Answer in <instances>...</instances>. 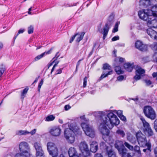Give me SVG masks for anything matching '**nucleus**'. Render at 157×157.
<instances>
[{"instance_id": "obj_1", "label": "nucleus", "mask_w": 157, "mask_h": 157, "mask_svg": "<svg viewBox=\"0 0 157 157\" xmlns=\"http://www.w3.org/2000/svg\"><path fill=\"white\" fill-rule=\"evenodd\" d=\"M105 114L103 116L102 119L100 121V125L98 129L102 135L103 139L106 140V137H108L109 133V130L107 128V126L109 129L113 127V125H117L119 124L120 121L115 115L109 111H106Z\"/></svg>"}, {"instance_id": "obj_2", "label": "nucleus", "mask_w": 157, "mask_h": 157, "mask_svg": "<svg viewBox=\"0 0 157 157\" xmlns=\"http://www.w3.org/2000/svg\"><path fill=\"white\" fill-rule=\"evenodd\" d=\"M125 146L130 150H133V146L124 141L117 140L115 145V147L122 157H132L130 153L127 152L128 150Z\"/></svg>"}, {"instance_id": "obj_3", "label": "nucleus", "mask_w": 157, "mask_h": 157, "mask_svg": "<svg viewBox=\"0 0 157 157\" xmlns=\"http://www.w3.org/2000/svg\"><path fill=\"white\" fill-rule=\"evenodd\" d=\"M151 9H142L138 12V15L140 18L143 20L147 21L148 18H151L154 16L157 17V5L151 7Z\"/></svg>"}, {"instance_id": "obj_4", "label": "nucleus", "mask_w": 157, "mask_h": 157, "mask_svg": "<svg viewBox=\"0 0 157 157\" xmlns=\"http://www.w3.org/2000/svg\"><path fill=\"white\" fill-rule=\"evenodd\" d=\"M19 150L21 152L17 153L14 157H33L30 153V147L26 142H21L19 145Z\"/></svg>"}, {"instance_id": "obj_5", "label": "nucleus", "mask_w": 157, "mask_h": 157, "mask_svg": "<svg viewBox=\"0 0 157 157\" xmlns=\"http://www.w3.org/2000/svg\"><path fill=\"white\" fill-rule=\"evenodd\" d=\"M81 126L86 134L91 138H93L95 136L94 129L92 126L85 123H82Z\"/></svg>"}, {"instance_id": "obj_6", "label": "nucleus", "mask_w": 157, "mask_h": 157, "mask_svg": "<svg viewBox=\"0 0 157 157\" xmlns=\"http://www.w3.org/2000/svg\"><path fill=\"white\" fill-rule=\"evenodd\" d=\"M47 150L50 155L52 157H57L58 154V148L53 143L49 142L47 143Z\"/></svg>"}, {"instance_id": "obj_7", "label": "nucleus", "mask_w": 157, "mask_h": 157, "mask_svg": "<svg viewBox=\"0 0 157 157\" xmlns=\"http://www.w3.org/2000/svg\"><path fill=\"white\" fill-rule=\"evenodd\" d=\"M144 112L146 116L152 120H154L156 117L155 112L151 106H145L144 109Z\"/></svg>"}, {"instance_id": "obj_8", "label": "nucleus", "mask_w": 157, "mask_h": 157, "mask_svg": "<svg viewBox=\"0 0 157 157\" xmlns=\"http://www.w3.org/2000/svg\"><path fill=\"white\" fill-rule=\"evenodd\" d=\"M136 136L138 144L141 146L144 147L147 144H150L147 142L145 136L141 131L138 132L136 133Z\"/></svg>"}, {"instance_id": "obj_9", "label": "nucleus", "mask_w": 157, "mask_h": 157, "mask_svg": "<svg viewBox=\"0 0 157 157\" xmlns=\"http://www.w3.org/2000/svg\"><path fill=\"white\" fill-rule=\"evenodd\" d=\"M102 69L104 71H103L100 77V80L113 74V71L111 69V67L108 63H106L103 64Z\"/></svg>"}, {"instance_id": "obj_10", "label": "nucleus", "mask_w": 157, "mask_h": 157, "mask_svg": "<svg viewBox=\"0 0 157 157\" xmlns=\"http://www.w3.org/2000/svg\"><path fill=\"white\" fill-rule=\"evenodd\" d=\"M70 132L71 131L69 129H65L64 132V136L68 143H73L75 141V134Z\"/></svg>"}, {"instance_id": "obj_11", "label": "nucleus", "mask_w": 157, "mask_h": 157, "mask_svg": "<svg viewBox=\"0 0 157 157\" xmlns=\"http://www.w3.org/2000/svg\"><path fill=\"white\" fill-rule=\"evenodd\" d=\"M79 149L81 151L83 156L86 157L90 155V151L88 145L84 141L81 142L79 144Z\"/></svg>"}, {"instance_id": "obj_12", "label": "nucleus", "mask_w": 157, "mask_h": 157, "mask_svg": "<svg viewBox=\"0 0 157 157\" xmlns=\"http://www.w3.org/2000/svg\"><path fill=\"white\" fill-rule=\"evenodd\" d=\"M33 146L36 151V157H43L44 151L40 142H35Z\"/></svg>"}, {"instance_id": "obj_13", "label": "nucleus", "mask_w": 157, "mask_h": 157, "mask_svg": "<svg viewBox=\"0 0 157 157\" xmlns=\"http://www.w3.org/2000/svg\"><path fill=\"white\" fill-rule=\"evenodd\" d=\"M145 71L141 67H137L136 71V75L134 77V78L136 80H139L141 77L144 75Z\"/></svg>"}, {"instance_id": "obj_14", "label": "nucleus", "mask_w": 157, "mask_h": 157, "mask_svg": "<svg viewBox=\"0 0 157 157\" xmlns=\"http://www.w3.org/2000/svg\"><path fill=\"white\" fill-rule=\"evenodd\" d=\"M66 129H70L71 131L70 132L73 133L74 134L81 135L82 133V132L80 130L79 127L77 125L72 124H70L69 128Z\"/></svg>"}, {"instance_id": "obj_15", "label": "nucleus", "mask_w": 157, "mask_h": 157, "mask_svg": "<svg viewBox=\"0 0 157 157\" xmlns=\"http://www.w3.org/2000/svg\"><path fill=\"white\" fill-rule=\"evenodd\" d=\"M49 132L53 136H58L61 132V129L59 126H55L52 127L50 129Z\"/></svg>"}, {"instance_id": "obj_16", "label": "nucleus", "mask_w": 157, "mask_h": 157, "mask_svg": "<svg viewBox=\"0 0 157 157\" xmlns=\"http://www.w3.org/2000/svg\"><path fill=\"white\" fill-rule=\"evenodd\" d=\"M155 16L151 17V18H149L146 21H147V25L151 27L157 28V20L155 18Z\"/></svg>"}, {"instance_id": "obj_17", "label": "nucleus", "mask_w": 157, "mask_h": 157, "mask_svg": "<svg viewBox=\"0 0 157 157\" xmlns=\"http://www.w3.org/2000/svg\"><path fill=\"white\" fill-rule=\"evenodd\" d=\"M135 47L136 48L139 49L142 51H145L147 50V45L144 44L143 43L140 41H137L135 44Z\"/></svg>"}, {"instance_id": "obj_18", "label": "nucleus", "mask_w": 157, "mask_h": 157, "mask_svg": "<svg viewBox=\"0 0 157 157\" xmlns=\"http://www.w3.org/2000/svg\"><path fill=\"white\" fill-rule=\"evenodd\" d=\"M114 15L113 13H111L109 16L107 22L106 23L105 27L109 29L112 24L114 22Z\"/></svg>"}, {"instance_id": "obj_19", "label": "nucleus", "mask_w": 157, "mask_h": 157, "mask_svg": "<svg viewBox=\"0 0 157 157\" xmlns=\"http://www.w3.org/2000/svg\"><path fill=\"white\" fill-rule=\"evenodd\" d=\"M68 153L70 157H79V154L74 147H71L69 149Z\"/></svg>"}, {"instance_id": "obj_20", "label": "nucleus", "mask_w": 157, "mask_h": 157, "mask_svg": "<svg viewBox=\"0 0 157 157\" xmlns=\"http://www.w3.org/2000/svg\"><path fill=\"white\" fill-rule=\"evenodd\" d=\"M106 113V111L104 112H93L91 114H93L96 117H99V120L98 121V124L99 125H100V121L102 119L103 116L105 115Z\"/></svg>"}, {"instance_id": "obj_21", "label": "nucleus", "mask_w": 157, "mask_h": 157, "mask_svg": "<svg viewBox=\"0 0 157 157\" xmlns=\"http://www.w3.org/2000/svg\"><path fill=\"white\" fill-rule=\"evenodd\" d=\"M152 0H140L139 1L140 5L144 8H147L151 5Z\"/></svg>"}, {"instance_id": "obj_22", "label": "nucleus", "mask_w": 157, "mask_h": 157, "mask_svg": "<svg viewBox=\"0 0 157 157\" xmlns=\"http://www.w3.org/2000/svg\"><path fill=\"white\" fill-rule=\"evenodd\" d=\"M147 34L149 35L152 39H157V32L151 28H149L147 30Z\"/></svg>"}, {"instance_id": "obj_23", "label": "nucleus", "mask_w": 157, "mask_h": 157, "mask_svg": "<svg viewBox=\"0 0 157 157\" xmlns=\"http://www.w3.org/2000/svg\"><path fill=\"white\" fill-rule=\"evenodd\" d=\"M90 151L92 152H95L98 149V144L95 141H92L90 144Z\"/></svg>"}, {"instance_id": "obj_24", "label": "nucleus", "mask_w": 157, "mask_h": 157, "mask_svg": "<svg viewBox=\"0 0 157 157\" xmlns=\"http://www.w3.org/2000/svg\"><path fill=\"white\" fill-rule=\"evenodd\" d=\"M53 49V48H52L47 52H45L40 55L37 56L35 57L34 59V61H37L43 57L45 55L50 54Z\"/></svg>"}, {"instance_id": "obj_25", "label": "nucleus", "mask_w": 157, "mask_h": 157, "mask_svg": "<svg viewBox=\"0 0 157 157\" xmlns=\"http://www.w3.org/2000/svg\"><path fill=\"white\" fill-rule=\"evenodd\" d=\"M133 65L129 63H125L124 67L125 69L128 72H131L133 69Z\"/></svg>"}, {"instance_id": "obj_26", "label": "nucleus", "mask_w": 157, "mask_h": 157, "mask_svg": "<svg viewBox=\"0 0 157 157\" xmlns=\"http://www.w3.org/2000/svg\"><path fill=\"white\" fill-rule=\"evenodd\" d=\"M127 139L133 144H135L136 142L135 138L130 133H128L127 136Z\"/></svg>"}, {"instance_id": "obj_27", "label": "nucleus", "mask_w": 157, "mask_h": 157, "mask_svg": "<svg viewBox=\"0 0 157 157\" xmlns=\"http://www.w3.org/2000/svg\"><path fill=\"white\" fill-rule=\"evenodd\" d=\"M84 34L85 33L83 32H82L81 33H77L75 34V35H76V36L77 37L76 41L77 42H79L80 41L83 39Z\"/></svg>"}, {"instance_id": "obj_28", "label": "nucleus", "mask_w": 157, "mask_h": 157, "mask_svg": "<svg viewBox=\"0 0 157 157\" xmlns=\"http://www.w3.org/2000/svg\"><path fill=\"white\" fill-rule=\"evenodd\" d=\"M109 29L104 27L103 28V32L101 29H98V30L101 33H103V39H105L106 36L107 35Z\"/></svg>"}, {"instance_id": "obj_29", "label": "nucleus", "mask_w": 157, "mask_h": 157, "mask_svg": "<svg viewBox=\"0 0 157 157\" xmlns=\"http://www.w3.org/2000/svg\"><path fill=\"white\" fill-rule=\"evenodd\" d=\"M140 119L143 122L145 130H146V129L150 128L149 124L146 121L144 118H141Z\"/></svg>"}, {"instance_id": "obj_30", "label": "nucleus", "mask_w": 157, "mask_h": 157, "mask_svg": "<svg viewBox=\"0 0 157 157\" xmlns=\"http://www.w3.org/2000/svg\"><path fill=\"white\" fill-rule=\"evenodd\" d=\"M100 147L101 149L106 150L107 151L109 149V147L107 146L105 142H101L100 144Z\"/></svg>"}, {"instance_id": "obj_31", "label": "nucleus", "mask_w": 157, "mask_h": 157, "mask_svg": "<svg viewBox=\"0 0 157 157\" xmlns=\"http://www.w3.org/2000/svg\"><path fill=\"white\" fill-rule=\"evenodd\" d=\"M109 157H117L115 152L111 149L107 151Z\"/></svg>"}, {"instance_id": "obj_32", "label": "nucleus", "mask_w": 157, "mask_h": 157, "mask_svg": "<svg viewBox=\"0 0 157 157\" xmlns=\"http://www.w3.org/2000/svg\"><path fill=\"white\" fill-rule=\"evenodd\" d=\"M115 71L117 74H122L123 71L121 69V68L119 66H116L115 67Z\"/></svg>"}, {"instance_id": "obj_33", "label": "nucleus", "mask_w": 157, "mask_h": 157, "mask_svg": "<svg viewBox=\"0 0 157 157\" xmlns=\"http://www.w3.org/2000/svg\"><path fill=\"white\" fill-rule=\"evenodd\" d=\"M145 131L149 136H152L154 134V132L151 127L146 129Z\"/></svg>"}, {"instance_id": "obj_34", "label": "nucleus", "mask_w": 157, "mask_h": 157, "mask_svg": "<svg viewBox=\"0 0 157 157\" xmlns=\"http://www.w3.org/2000/svg\"><path fill=\"white\" fill-rule=\"evenodd\" d=\"M151 49L155 51V53L157 54V42L153 43L151 45Z\"/></svg>"}, {"instance_id": "obj_35", "label": "nucleus", "mask_w": 157, "mask_h": 157, "mask_svg": "<svg viewBox=\"0 0 157 157\" xmlns=\"http://www.w3.org/2000/svg\"><path fill=\"white\" fill-rule=\"evenodd\" d=\"M116 133L122 137H124L125 136V133L124 131L121 129L117 130L116 131Z\"/></svg>"}, {"instance_id": "obj_36", "label": "nucleus", "mask_w": 157, "mask_h": 157, "mask_svg": "<svg viewBox=\"0 0 157 157\" xmlns=\"http://www.w3.org/2000/svg\"><path fill=\"white\" fill-rule=\"evenodd\" d=\"M29 89L28 88H26L24 89L21 93V98L23 99L25 97V95L26 94Z\"/></svg>"}, {"instance_id": "obj_37", "label": "nucleus", "mask_w": 157, "mask_h": 157, "mask_svg": "<svg viewBox=\"0 0 157 157\" xmlns=\"http://www.w3.org/2000/svg\"><path fill=\"white\" fill-rule=\"evenodd\" d=\"M145 146L147 147V149H144L143 150V151L144 152L149 153L151 152V144H147Z\"/></svg>"}, {"instance_id": "obj_38", "label": "nucleus", "mask_w": 157, "mask_h": 157, "mask_svg": "<svg viewBox=\"0 0 157 157\" xmlns=\"http://www.w3.org/2000/svg\"><path fill=\"white\" fill-rule=\"evenodd\" d=\"M119 24V22H117L116 23L114 28L112 31L113 33H115L118 31V27Z\"/></svg>"}, {"instance_id": "obj_39", "label": "nucleus", "mask_w": 157, "mask_h": 157, "mask_svg": "<svg viewBox=\"0 0 157 157\" xmlns=\"http://www.w3.org/2000/svg\"><path fill=\"white\" fill-rule=\"evenodd\" d=\"M55 118V117L53 115H50L46 117L45 121H50L53 120Z\"/></svg>"}, {"instance_id": "obj_40", "label": "nucleus", "mask_w": 157, "mask_h": 157, "mask_svg": "<svg viewBox=\"0 0 157 157\" xmlns=\"http://www.w3.org/2000/svg\"><path fill=\"white\" fill-rule=\"evenodd\" d=\"M33 27L32 25H30L28 28V33L29 34L33 33Z\"/></svg>"}, {"instance_id": "obj_41", "label": "nucleus", "mask_w": 157, "mask_h": 157, "mask_svg": "<svg viewBox=\"0 0 157 157\" xmlns=\"http://www.w3.org/2000/svg\"><path fill=\"white\" fill-rule=\"evenodd\" d=\"M18 133L20 135H24L29 134V132L27 131L20 130L18 131Z\"/></svg>"}, {"instance_id": "obj_42", "label": "nucleus", "mask_w": 157, "mask_h": 157, "mask_svg": "<svg viewBox=\"0 0 157 157\" xmlns=\"http://www.w3.org/2000/svg\"><path fill=\"white\" fill-rule=\"evenodd\" d=\"M126 77H125L124 78V77L123 75H121L118 76L117 78V80L119 81H123L124 79H125Z\"/></svg>"}, {"instance_id": "obj_43", "label": "nucleus", "mask_w": 157, "mask_h": 157, "mask_svg": "<svg viewBox=\"0 0 157 157\" xmlns=\"http://www.w3.org/2000/svg\"><path fill=\"white\" fill-rule=\"evenodd\" d=\"M44 82V80L43 79H41L40 82L39 83L38 87V90L39 92L40 91V90L41 88V86L43 84Z\"/></svg>"}, {"instance_id": "obj_44", "label": "nucleus", "mask_w": 157, "mask_h": 157, "mask_svg": "<svg viewBox=\"0 0 157 157\" xmlns=\"http://www.w3.org/2000/svg\"><path fill=\"white\" fill-rule=\"evenodd\" d=\"M6 70V69L5 67H0V77H2V75L4 73L5 71Z\"/></svg>"}, {"instance_id": "obj_45", "label": "nucleus", "mask_w": 157, "mask_h": 157, "mask_svg": "<svg viewBox=\"0 0 157 157\" xmlns=\"http://www.w3.org/2000/svg\"><path fill=\"white\" fill-rule=\"evenodd\" d=\"M113 111L116 112L117 115L119 117L123 115L122 111V110H118L117 111L116 110H114Z\"/></svg>"}, {"instance_id": "obj_46", "label": "nucleus", "mask_w": 157, "mask_h": 157, "mask_svg": "<svg viewBox=\"0 0 157 157\" xmlns=\"http://www.w3.org/2000/svg\"><path fill=\"white\" fill-rule=\"evenodd\" d=\"M87 79V78L86 77L84 78L83 83V87H85L86 86Z\"/></svg>"}, {"instance_id": "obj_47", "label": "nucleus", "mask_w": 157, "mask_h": 157, "mask_svg": "<svg viewBox=\"0 0 157 157\" xmlns=\"http://www.w3.org/2000/svg\"><path fill=\"white\" fill-rule=\"evenodd\" d=\"M154 128L157 132V119L155 120L154 122Z\"/></svg>"}, {"instance_id": "obj_48", "label": "nucleus", "mask_w": 157, "mask_h": 157, "mask_svg": "<svg viewBox=\"0 0 157 157\" xmlns=\"http://www.w3.org/2000/svg\"><path fill=\"white\" fill-rule=\"evenodd\" d=\"M145 82L146 83V85L148 86L150 85L152 83L149 80H145Z\"/></svg>"}, {"instance_id": "obj_49", "label": "nucleus", "mask_w": 157, "mask_h": 157, "mask_svg": "<svg viewBox=\"0 0 157 157\" xmlns=\"http://www.w3.org/2000/svg\"><path fill=\"white\" fill-rule=\"evenodd\" d=\"M119 39V36H116L112 38V41H115L118 40Z\"/></svg>"}, {"instance_id": "obj_50", "label": "nucleus", "mask_w": 157, "mask_h": 157, "mask_svg": "<svg viewBox=\"0 0 157 157\" xmlns=\"http://www.w3.org/2000/svg\"><path fill=\"white\" fill-rule=\"evenodd\" d=\"M63 69V68H59L56 71V75H57L60 74L62 73V70Z\"/></svg>"}, {"instance_id": "obj_51", "label": "nucleus", "mask_w": 157, "mask_h": 157, "mask_svg": "<svg viewBox=\"0 0 157 157\" xmlns=\"http://www.w3.org/2000/svg\"><path fill=\"white\" fill-rule=\"evenodd\" d=\"M123 121H125L126 120V117L123 115L119 117Z\"/></svg>"}, {"instance_id": "obj_52", "label": "nucleus", "mask_w": 157, "mask_h": 157, "mask_svg": "<svg viewBox=\"0 0 157 157\" xmlns=\"http://www.w3.org/2000/svg\"><path fill=\"white\" fill-rule=\"evenodd\" d=\"M134 150H136L137 152H140V147L138 146H135V147Z\"/></svg>"}, {"instance_id": "obj_53", "label": "nucleus", "mask_w": 157, "mask_h": 157, "mask_svg": "<svg viewBox=\"0 0 157 157\" xmlns=\"http://www.w3.org/2000/svg\"><path fill=\"white\" fill-rule=\"evenodd\" d=\"M36 129H34L32 130L31 132H29V134L30 133L32 135H33L36 132Z\"/></svg>"}, {"instance_id": "obj_54", "label": "nucleus", "mask_w": 157, "mask_h": 157, "mask_svg": "<svg viewBox=\"0 0 157 157\" xmlns=\"http://www.w3.org/2000/svg\"><path fill=\"white\" fill-rule=\"evenodd\" d=\"M71 108V107L69 105H66L64 106V109L65 110H68Z\"/></svg>"}, {"instance_id": "obj_55", "label": "nucleus", "mask_w": 157, "mask_h": 157, "mask_svg": "<svg viewBox=\"0 0 157 157\" xmlns=\"http://www.w3.org/2000/svg\"><path fill=\"white\" fill-rule=\"evenodd\" d=\"M76 36V35H74L73 36H72L71 37V38L70 39V43H71L74 40V39Z\"/></svg>"}, {"instance_id": "obj_56", "label": "nucleus", "mask_w": 157, "mask_h": 157, "mask_svg": "<svg viewBox=\"0 0 157 157\" xmlns=\"http://www.w3.org/2000/svg\"><path fill=\"white\" fill-rule=\"evenodd\" d=\"M24 31H25L24 29H21L19 30L17 34L18 35H19V34H20V33H22L24 32Z\"/></svg>"}, {"instance_id": "obj_57", "label": "nucleus", "mask_w": 157, "mask_h": 157, "mask_svg": "<svg viewBox=\"0 0 157 157\" xmlns=\"http://www.w3.org/2000/svg\"><path fill=\"white\" fill-rule=\"evenodd\" d=\"M82 60V59H80L77 62V65H76V71L78 69V67L79 66V65L81 61Z\"/></svg>"}, {"instance_id": "obj_58", "label": "nucleus", "mask_w": 157, "mask_h": 157, "mask_svg": "<svg viewBox=\"0 0 157 157\" xmlns=\"http://www.w3.org/2000/svg\"><path fill=\"white\" fill-rule=\"evenodd\" d=\"M94 157H103L101 154L97 153L94 156Z\"/></svg>"}, {"instance_id": "obj_59", "label": "nucleus", "mask_w": 157, "mask_h": 157, "mask_svg": "<svg viewBox=\"0 0 157 157\" xmlns=\"http://www.w3.org/2000/svg\"><path fill=\"white\" fill-rule=\"evenodd\" d=\"M59 57V56H58L56 59H55L52 62H51V63H49L48 64L50 66H51L53 64V63L54 62H55V61L57 59V58H58V57Z\"/></svg>"}, {"instance_id": "obj_60", "label": "nucleus", "mask_w": 157, "mask_h": 157, "mask_svg": "<svg viewBox=\"0 0 157 157\" xmlns=\"http://www.w3.org/2000/svg\"><path fill=\"white\" fill-rule=\"evenodd\" d=\"M154 152L156 157H157V147L154 149Z\"/></svg>"}, {"instance_id": "obj_61", "label": "nucleus", "mask_w": 157, "mask_h": 157, "mask_svg": "<svg viewBox=\"0 0 157 157\" xmlns=\"http://www.w3.org/2000/svg\"><path fill=\"white\" fill-rule=\"evenodd\" d=\"M80 118L81 120H84V121H86V119L85 118L84 115L80 117Z\"/></svg>"}, {"instance_id": "obj_62", "label": "nucleus", "mask_w": 157, "mask_h": 157, "mask_svg": "<svg viewBox=\"0 0 157 157\" xmlns=\"http://www.w3.org/2000/svg\"><path fill=\"white\" fill-rule=\"evenodd\" d=\"M152 75L154 78L156 77H157V73L154 72L152 74Z\"/></svg>"}, {"instance_id": "obj_63", "label": "nucleus", "mask_w": 157, "mask_h": 157, "mask_svg": "<svg viewBox=\"0 0 157 157\" xmlns=\"http://www.w3.org/2000/svg\"><path fill=\"white\" fill-rule=\"evenodd\" d=\"M124 59L122 58H120L119 59V61L121 63H122L124 61Z\"/></svg>"}, {"instance_id": "obj_64", "label": "nucleus", "mask_w": 157, "mask_h": 157, "mask_svg": "<svg viewBox=\"0 0 157 157\" xmlns=\"http://www.w3.org/2000/svg\"><path fill=\"white\" fill-rule=\"evenodd\" d=\"M55 64L54 65V67H56L57 66L58 64L59 63V61H55Z\"/></svg>"}]
</instances>
